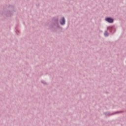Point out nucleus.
<instances>
[{
  "label": "nucleus",
  "mask_w": 126,
  "mask_h": 126,
  "mask_svg": "<svg viewBox=\"0 0 126 126\" xmlns=\"http://www.w3.org/2000/svg\"><path fill=\"white\" fill-rule=\"evenodd\" d=\"M13 12H15L14 6H6L3 8V11H0V14L4 15L6 17H11L13 15Z\"/></svg>",
  "instance_id": "1"
},
{
  "label": "nucleus",
  "mask_w": 126,
  "mask_h": 126,
  "mask_svg": "<svg viewBox=\"0 0 126 126\" xmlns=\"http://www.w3.org/2000/svg\"><path fill=\"white\" fill-rule=\"evenodd\" d=\"M49 27L54 32H57L58 31V29L63 30V27L60 26V23H59V18L58 17H54L53 18L51 25Z\"/></svg>",
  "instance_id": "2"
},
{
  "label": "nucleus",
  "mask_w": 126,
  "mask_h": 126,
  "mask_svg": "<svg viewBox=\"0 0 126 126\" xmlns=\"http://www.w3.org/2000/svg\"><path fill=\"white\" fill-rule=\"evenodd\" d=\"M123 113H124V111H117L112 114H111V112L108 111L106 112H104L103 114L105 115V116H108L109 117V116H113V115H116L117 114H122Z\"/></svg>",
  "instance_id": "3"
},
{
  "label": "nucleus",
  "mask_w": 126,
  "mask_h": 126,
  "mask_svg": "<svg viewBox=\"0 0 126 126\" xmlns=\"http://www.w3.org/2000/svg\"><path fill=\"white\" fill-rule=\"evenodd\" d=\"M107 30H109L110 33H111L112 34L116 33V28L115 27V26L107 27Z\"/></svg>",
  "instance_id": "4"
},
{
  "label": "nucleus",
  "mask_w": 126,
  "mask_h": 126,
  "mask_svg": "<svg viewBox=\"0 0 126 126\" xmlns=\"http://www.w3.org/2000/svg\"><path fill=\"white\" fill-rule=\"evenodd\" d=\"M105 21H107L108 23H113L114 19L112 17H107L105 19Z\"/></svg>",
  "instance_id": "5"
},
{
  "label": "nucleus",
  "mask_w": 126,
  "mask_h": 126,
  "mask_svg": "<svg viewBox=\"0 0 126 126\" xmlns=\"http://www.w3.org/2000/svg\"><path fill=\"white\" fill-rule=\"evenodd\" d=\"M60 23L61 25L63 26L65 25V18H64V17H63L60 19Z\"/></svg>",
  "instance_id": "6"
},
{
  "label": "nucleus",
  "mask_w": 126,
  "mask_h": 126,
  "mask_svg": "<svg viewBox=\"0 0 126 126\" xmlns=\"http://www.w3.org/2000/svg\"><path fill=\"white\" fill-rule=\"evenodd\" d=\"M104 35L105 37H109V33H108V31H105L104 32Z\"/></svg>",
  "instance_id": "7"
},
{
  "label": "nucleus",
  "mask_w": 126,
  "mask_h": 126,
  "mask_svg": "<svg viewBox=\"0 0 126 126\" xmlns=\"http://www.w3.org/2000/svg\"><path fill=\"white\" fill-rule=\"evenodd\" d=\"M41 83H42L44 85H47V82H46V81H41Z\"/></svg>",
  "instance_id": "8"
}]
</instances>
